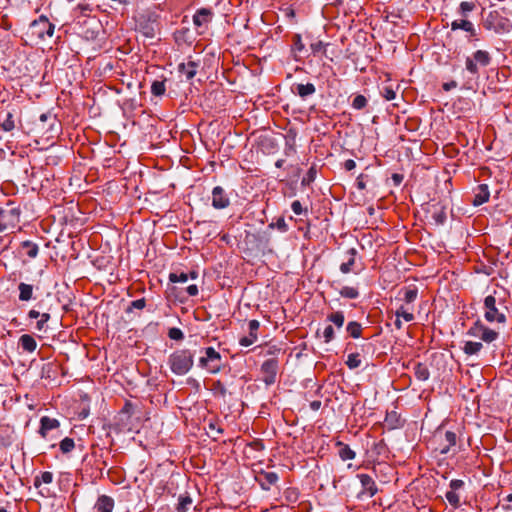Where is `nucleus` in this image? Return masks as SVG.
Wrapping results in <instances>:
<instances>
[{
    "instance_id": "c85d7f7f",
    "label": "nucleus",
    "mask_w": 512,
    "mask_h": 512,
    "mask_svg": "<svg viewBox=\"0 0 512 512\" xmlns=\"http://www.w3.org/2000/svg\"><path fill=\"white\" fill-rule=\"evenodd\" d=\"M315 91H316V88H315L314 84H312V83L296 85V93L301 98H306L307 96L314 94Z\"/></svg>"
},
{
    "instance_id": "e433bc0d",
    "label": "nucleus",
    "mask_w": 512,
    "mask_h": 512,
    "mask_svg": "<svg viewBox=\"0 0 512 512\" xmlns=\"http://www.w3.org/2000/svg\"><path fill=\"white\" fill-rule=\"evenodd\" d=\"M339 294L348 299H356L359 296V292L356 288L351 286H344L340 289Z\"/></svg>"
},
{
    "instance_id": "a18cd8bd",
    "label": "nucleus",
    "mask_w": 512,
    "mask_h": 512,
    "mask_svg": "<svg viewBox=\"0 0 512 512\" xmlns=\"http://www.w3.org/2000/svg\"><path fill=\"white\" fill-rule=\"evenodd\" d=\"M189 279V276L188 274L184 273V272H172L169 274V281L172 282V283H177V282H186L187 280Z\"/></svg>"
},
{
    "instance_id": "7ed1b4c3",
    "label": "nucleus",
    "mask_w": 512,
    "mask_h": 512,
    "mask_svg": "<svg viewBox=\"0 0 512 512\" xmlns=\"http://www.w3.org/2000/svg\"><path fill=\"white\" fill-rule=\"evenodd\" d=\"M484 318L487 322L490 323H498L505 324L506 323V315L504 312L500 311L497 307L496 298L492 295H488L484 299Z\"/></svg>"
},
{
    "instance_id": "2eb2a0df",
    "label": "nucleus",
    "mask_w": 512,
    "mask_h": 512,
    "mask_svg": "<svg viewBox=\"0 0 512 512\" xmlns=\"http://www.w3.org/2000/svg\"><path fill=\"white\" fill-rule=\"evenodd\" d=\"M59 426L60 423L57 419L43 416L40 419V428L38 432L42 438H46L50 430L57 429Z\"/></svg>"
},
{
    "instance_id": "39448f33",
    "label": "nucleus",
    "mask_w": 512,
    "mask_h": 512,
    "mask_svg": "<svg viewBox=\"0 0 512 512\" xmlns=\"http://www.w3.org/2000/svg\"><path fill=\"white\" fill-rule=\"evenodd\" d=\"M205 356L199 359L202 368L207 369L210 373L216 374L221 370V355L213 347H207L204 350Z\"/></svg>"
},
{
    "instance_id": "09e8293b",
    "label": "nucleus",
    "mask_w": 512,
    "mask_h": 512,
    "mask_svg": "<svg viewBox=\"0 0 512 512\" xmlns=\"http://www.w3.org/2000/svg\"><path fill=\"white\" fill-rule=\"evenodd\" d=\"M168 336L170 339L176 340V341H180V340L184 339L183 332L181 331V329L176 328V327L169 329Z\"/></svg>"
},
{
    "instance_id": "a211bd4d",
    "label": "nucleus",
    "mask_w": 512,
    "mask_h": 512,
    "mask_svg": "<svg viewBox=\"0 0 512 512\" xmlns=\"http://www.w3.org/2000/svg\"><path fill=\"white\" fill-rule=\"evenodd\" d=\"M356 255H357V251L355 248H351L347 251V261L346 262H343L341 265H340V271L343 273V274H348L350 272H353L354 271V266H355V262H356Z\"/></svg>"
},
{
    "instance_id": "f03ea898",
    "label": "nucleus",
    "mask_w": 512,
    "mask_h": 512,
    "mask_svg": "<svg viewBox=\"0 0 512 512\" xmlns=\"http://www.w3.org/2000/svg\"><path fill=\"white\" fill-rule=\"evenodd\" d=\"M484 27L497 34H504L512 30V22L507 17L501 15L497 10H493L486 16Z\"/></svg>"
},
{
    "instance_id": "f257e3e1",
    "label": "nucleus",
    "mask_w": 512,
    "mask_h": 512,
    "mask_svg": "<svg viewBox=\"0 0 512 512\" xmlns=\"http://www.w3.org/2000/svg\"><path fill=\"white\" fill-rule=\"evenodd\" d=\"M168 364L174 374L185 375L193 367V354L187 349L177 350L169 356Z\"/></svg>"
},
{
    "instance_id": "c756f323",
    "label": "nucleus",
    "mask_w": 512,
    "mask_h": 512,
    "mask_svg": "<svg viewBox=\"0 0 512 512\" xmlns=\"http://www.w3.org/2000/svg\"><path fill=\"white\" fill-rule=\"evenodd\" d=\"M446 445L441 449V454H447L450 449L456 445L457 436L452 431H447L444 435Z\"/></svg>"
},
{
    "instance_id": "774afa93",
    "label": "nucleus",
    "mask_w": 512,
    "mask_h": 512,
    "mask_svg": "<svg viewBox=\"0 0 512 512\" xmlns=\"http://www.w3.org/2000/svg\"><path fill=\"white\" fill-rule=\"evenodd\" d=\"M392 180L396 185H399L403 181V175L394 173L392 175Z\"/></svg>"
},
{
    "instance_id": "5701e85b",
    "label": "nucleus",
    "mask_w": 512,
    "mask_h": 512,
    "mask_svg": "<svg viewBox=\"0 0 512 512\" xmlns=\"http://www.w3.org/2000/svg\"><path fill=\"white\" fill-rule=\"evenodd\" d=\"M336 446L338 447V455L341 460L346 461L355 458L356 453L349 447V445L339 441L336 443Z\"/></svg>"
},
{
    "instance_id": "473e14b6",
    "label": "nucleus",
    "mask_w": 512,
    "mask_h": 512,
    "mask_svg": "<svg viewBox=\"0 0 512 512\" xmlns=\"http://www.w3.org/2000/svg\"><path fill=\"white\" fill-rule=\"evenodd\" d=\"M327 320L338 328H341L345 321L344 313L342 311L333 312L327 316Z\"/></svg>"
},
{
    "instance_id": "603ef678",
    "label": "nucleus",
    "mask_w": 512,
    "mask_h": 512,
    "mask_svg": "<svg viewBox=\"0 0 512 512\" xmlns=\"http://www.w3.org/2000/svg\"><path fill=\"white\" fill-rule=\"evenodd\" d=\"M76 10L80 12V15L83 17H88L92 12L93 8L90 4H78Z\"/></svg>"
},
{
    "instance_id": "0eeeda50",
    "label": "nucleus",
    "mask_w": 512,
    "mask_h": 512,
    "mask_svg": "<svg viewBox=\"0 0 512 512\" xmlns=\"http://www.w3.org/2000/svg\"><path fill=\"white\" fill-rule=\"evenodd\" d=\"M20 220V211L17 208H0V232L14 228Z\"/></svg>"
},
{
    "instance_id": "79ce46f5",
    "label": "nucleus",
    "mask_w": 512,
    "mask_h": 512,
    "mask_svg": "<svg viewBox=\"0 0 512 512\" xmlns=\"http://www.w3.org/2000/svg\"><path fill=\"white\" fill-rule=\"evenodd\" d=\"M445 497L449 504L454 508H458L460 506V497L457 492L449 490L446 492Z\"/></svg>"
},
{
    "instance_id": "864d4df0",
    "label": "nucleus",
    "mask_w": 512,
    "mask_h": 512,
    "mask_svg": "<svg viewBox=\"0 0 512 512\" xmlns=\"http://www.w3.org/2000/svg\"><path fill=\"white\" fill-rule=\"evenodd\" d=\"M146 306V301L144 298L137 299L131 302L130 306L127 308V312H130L132 309H143Z\"/></svg>"
},
{
    "instance_id": "aec40b11",
    "label": "nucleus",
    "mask_w": 512,
    "mask_h": 512,
    "mask_svg": "<svg viewBox=\"0 0 512 512\" xmlns=\"http://www.w3.org/2000/svg\"><path fill=\"white\" fill-rule=\"evenodd\" d=\"M413 372L417 380L426 381L430 377V372L426 364L415 362L413 364Z\"/></svg>"
},
{
    "instance_id": "7c9ffc66",
    "label": "nucleus",
    "mask_w": 512,
    "mask_h": 512,
    "mask_svg": "<svg viewBox=\"0 0 512 512\" xmlns=\"http://www.w3.org/2000/svg\"><path fill=\"white\" fill-rule=\"evenodd\" d=\"M482 348L483 345L481 342L467 341L463 347V351L466 355H475L478 354Z\"/></svg>"
},
{
    "instance_id": "b1692460",
    "label": "nucleus",
    "mask_w": 512,
    "mask_h": 512,
    "mask_svg": "<svg viewBox=\"0 0 512 512\" xmlns=\"http://www.w3.org/2000/svg\"><path fill=\"white\" fill-rule=\"evenodd\" d=\"M18 290L20 301L27 302L33 298V286L31 284L21 282L18 285Z\"/></svg>"
},
{
    "instance_id": "4d7b16f0",
    "label": "nucleus",
    "mask_w": 512,
    "mask_h": 512,
    "mask_svg": "<svg viewBox=\"0 0 512 512\" xmlns=\"http://www.w3.org/2000/svg\"><path fill=\"white\" fill-rule=\"evenodd\" d=\"M291 209L296 215H301L304 211L301 202L298 200L292 202Z\"/></svg>"
},
{
    "instance_id": "13d9d810",
    "label": "nucleus",
    "mask_w": 512,
    "mask_h": 512,
    "mask_svg": "<svg viewBox=\"0 0 512 512\" xmlns=\"http://www.w3.org/2000/svg\"><path fill=\"white\" fill-rule=\"evenodd\" d=\"M432 217L437 224H443L446 219V214L444 213V211L440 210L438 212H434Z\"/></svg>"
},
{
    "instance_id": "a878e982",
    "label": "nucleus",
    "mask_w": 512,
    "mask_h": 512,
    "mask_svg": "<svg viewBox=\"0 0 512 512\" xmlns=\"http://www.w3.org/2000/svg\"><path fill=\"white\" fill-rule=\"evenodd\" d=\"M472 58L474 61L482 67H486L491 62L490 54L485 50H477L473 53Z\"/></svg>"
},
{
    "instance_id": "6e6d98bb",
    "label": "nucleus",
    "mask_w": 512,
    "mask_h": 512,
    "mask_svg": "<svg viewBox=\"0 0 512 512\" xmlns=\"http://www.w3.org/2000/svg\"><path fill=\"white\" fill-rule=\"evenodd\" d=\"M450 490L457 492L464 486V482L460 479H453L450 481Z\"/></svg>"
},
{
    "instance_id": "9d476101",
    "label": "nucleus",
    "mask_w": 512,
    "mask_h": 512,
    "mask_svg": "<svg viewBox=\"0 0 512 512\" xmlns=\"http://www.w3.org/2000/svg\"><path fill=\"white\" fill-rule=\"evenodd\" d=\"M357 478L361 483L362 490L359 496H366L368 498H372L378 492V487L374 481V479L368 474H357Z\"/></svg>"
},
{
    "instance_id": "2f4dec72",
    "label": "nucleus",
    "mask_w": 512,
    "mask_h": 512,
    "mask_svg": "<svg viewBox=\"0 0 512 512\" xmlns=\"http://www.w3.org/2000/svg\"><path fill=\"white\" fill-rule=\"evenodd\" d=\"M346 330L352 338H359L362 334V326L359 322L351 321L347 324Z\"/></svg>"
},
{
    "instance_id": "c03bdc74",
    "label": "nucleus",
    "mask_w": 512,
    "mask_h": 512,
    "mask_svg": "<svg viewBox=\"0 0 512 512\" xmlns=\"http://www.w3.org/2000/svg\"><path fill=\"white\" fill-rule=\"evenodd\" d=\"M396 317L403 318L406 322H411L414 320V315L412 312H409L404 306H401L395 313Z\"/></svg>"
},
{
    "instance_id": "49530a36",
    "label": "nucleus",
    "mask_w": 512,
    "mask_h": 512,
    "mask_svg": "<svg viewBox=\"0 0 512 512\" xmlns=\"http://www.w3.org/2000/svg\"><path fill=\"white\" fill-rule=\"evenodd\" d=\"M465 66L468 72H470L473 75H478L479 68L478 64L474 61L472 57H467L465 61Z\"/></svg>"
},
{
    "instance_id": "338daca9",
    "label": "nucleus",
    "mask_w": 512,
    "mask_h": 512,
    "mask_svg": "<svg viewBox=\"0 0 512 512\" xmlns=\"http://www.w3.org/2000/svg\"><path fill=\"white\" fill-rule=\"evenodd\" d=\"M41 314L42 313H40L39 311L32 309L28 312V318L37 319L40 317Z\"/></svg>"
},
{
    "instance_id": "f3484780",
    "label": "nucleus",
    "mask_w": 512,
    "mask_h": 512,
    "mask_svg": "<svg viewBox=\"0 0 512 512\" xmlns=\"http://www.w3.org/2000/svg\"><path fill=\"white\" fill-rule=\"evenodd\" d=\"M490 192L488 185L486 184H480L478 185L474 198L472 200V204L474 206H480L484 203H486L489 200Z\"/></svg>"
},
{
    "instance_id": "a19ab883",
    "label": "nucleus",
    "mask_w": 512,
    "mask_h": 512,
    "mask_svg": "<svg viewBox=\"0 0 512 512\" xmlns=\"http://www.w3.org/2000/svg\"><path fill=\"white\" fill-rule=\"evenodd\" d=\"M346 365L350 369L358 368L361 365L360 355L358 353H351L348 355Z\"/></svg>"
},
{
    "instance_id": "37998d69",
    "label": "nucleus",
    "mask_w": 512,
    "mask_h": 512,
    "mask_svg": "<svg viewBox=\"0 0 512 512\" xmlns=\"http://www.w3.org/2000/svg\"><path fill=\"white\" fill-rule=\"evenodd\" d=\"M476 5L474 2L463 1L459 5V14L463 17H467L469 12H472L475 9Z\"/></svg>"
},
{
    "instance_id": "423d86ee",
    "label": "nucleus",
    "mask_w": 512,
    "mask_h": 512,
    "mask_svg": "<svg viewBox=\"0 0 512 512\" xmlns=\"http://www.w3.org/2000/svg\"><path fill=\"white\" fill-rule=\"evenodd\" d=\"M467 334L471 337L479 338L486 343H491L499 337V333L497 331L485 326L480 320H477L469 328Z\"/></svg>"
},
{
    "instance_id": "de8ad7c7",
    "label": "nucleus",
    "mask_w": 512,
    "mask_h": 512,
    "mask_svg": "<svg viewBox=\"0 0 512 512\" xmlns=\"http://www.w3.org/2000/svg\"><path fill=\"white\" fill-rule=\"evenodd\" d=\"M381 95L387 101H391L396 98V91L393 89L392 86H385L381 90Z\"/></svg>"
},
{
    "instance_id": "cd10ccee",
    "label": "nucleus",
    "mask_w": 512,
    "mask_h": 512,
    "mask_svg": "<svg viewBox=\"0 0 512 512\" xmlns=\"http://www.w3.org/2000/svg\"><path fill=\"white\" fill-rule=\"evenodd\" d=\"M278 481V475L275 472H264L261 474V486L264 489H269L270 486L276 484Z\"/></svg>"
},
{
    "instance_id": "ea45409f",
    "label": "nucleus",
    "mask_w": 512,
    "mask_h": 512,
    "mask_svg": "<svg viewBox=\"0 0 512 512\" xmlns=\"http://www.w3.org/2000/svg\"><path fill=\"white\" fill-rule=\"evenodd\" d=\"M166 91L165 83L164 81H154L151 85V93L154 96H162L164 95Z\"/></svg>"
},
{
    "instance_id": "c9c22d12",
    "label": "nucleus",
    "mask_w": 512,
    "mask_h": 512,
    "mask_svg": "<svg viewBox=\"0 0 512 512\" xmlns=\"http://www.w3.org/2000/svg\"><path fill=\"white\" fill-rule=\"evenodd\" d=\"M368 104V100L364 95H356L351 103V107L355 110H362L364 109Z\"/></svg>"
},
{
    "instance_id": "ddd939ff",
    "label": "nucleus",
    "mask_w": 512,
    "mask_h": 512,
    "mask_svg": "<svg viewBox=\"0 0 512 512\" xmlns=\"http://www.w3.org/2000/svg\"><path fill=\"white\" fill-rule=\"evenodd\" d=\"M259 327H260V323L258 320H255V319L250 320L248 323L249 335L242 337L239 340V344L241 346H245V347H248V346L254 344L258 339L257 332H258Z\"/></svg>"
},
{
    "instance_id": "393cba45",
    "label": "nucleus",
    "mask_w": 512,
    "mask_h": 512,
    "mask_svg": "<svg viewBox=\"0 0 512 512\" xmlns=\"http://www.w3.org/2000/svg\"><path fill=\"white\" fill-rule=\"evenodd\" d=\"M21 250L29 257L36 258L39 253V247L36 243L26 240L21 243Z\"/></svg>"
},
{
    "instance_id": "58836bf2",
    "label": "nucleus",
    "mask_w": 512,
    "mask_h": 512,
    "mask_svg": "<svg viewBox=\"0 0 512 512\" xmlns=\"http://www.w3.org/2000/svg\"><path fill=\"white\" fill-rule=\"evenodd\" d=\"M299 495H300L299 490L294 487L287 488L284 491V497L290 503L297 502L299 499Z\"/></svg>"
},
{
    "instance_id": "20e7f679",
    "label": "nucleus",
    "mask_w": 512,
    "mask_h": 512,
    "mask_svg": "<svg viewBox=\"0 0 512 512\" xmlns=\"http://www.w3.org/2000/svg\"><path fill=\"white\" fill-rule=\"evenodd\" d=\"M29 29L32 36H35L40 40H44L46 37L53 36L55 26L46 16L41 15L30 24Z\"/></svg>"
},
{
    "instance_id": "dca6fc26",
    "label": "nucleus",
    "mask_w": 512,
    "mask_h": 512,
    "mask_svg": "<svg viewBox=\"0 0 512 512\" xmlns=\"http://www.w3.org/2000/svg\"><path fill=\"white\" fill-rule=\"evenodd\" d=\"M16 127L14 110H8L0 113V128L5 132H10Z\"/></svg>"
},
{
    "instance_id": "052dcab7",
    "label": "nucleus",
    "mask_w": 512,
    "mask_h": 512,
    "mask_svg": "<svg viewBox=\"0 0 512 512\" xmlns=\"http://www.w3.org/2000/svg\"><path fill=\"white\" fill-rule=\"evenodd\" d=\"M502 501L504 509L512 510V494L505 496Z\"/></svg>"
},
{
    "instance_id": "69168bd1",
    "label": "nucleus",
    "mask_w": 512,
    "mask_h": 512,
    "mask_svg": "<svg viewBox=\"0 0 512 512\" xmlns=\"http://www.w3.org/2000/svg\"><path fill=\"white\" fill-rule=\"evenodd\" d=\"M456 87H457L456 81H451V82L443 84V89L445 91H450L451 89L456 88Z\"/></svg>"
},
{
    "instance_id": "1a4fd4ad",
    "label": "nucleus",
    "mask_w": 512,
    "mask_h": 512,
    "mask_svg": "<svg viewBox=\"0 0 512 512\" xmlns=\"http://www.w3.org/2000/svg\"><path fill=\"white\" fill-rule=\"evenodd\" d=\"M278 366L279 364L276 358L267 359L261 365V373L263 374L262 380L266 385L269 386L275 383Z\"/></svg>"
},
{
    "instance_id": "4468645a",
    "label": "nucleus",
    "mask_w": 512,
    "mask_h": 512,
    "mask_svg": "<svg viewBox=\"0 0 512 512\" xmlns=\"http://www.w3.org/2000/svg\"><path fill=\"white\" fill-rule=\"evenodd\" d=\"M114 499L107 495H101L97 498L93 512H112L114 509Z\"/></svg>"
},
{
    "instance_id": "680f3d73",
    "label": "nucleus",
    "mask_w": 512,
    "mask_h": 512,
    "mask_svg": "<svg viewBox=\"0 0 512 512\" xmlns=\"http://www.w3.org/2000/svg\"><path fill=\"white\" fill-rule=\"evenodd\" d=\"M311 49L314 53L320 52L325 49V44L322 41L311 44Z\"/></svg>"
},
{
    "instance_id": "8fccbe9b",
    "label": "nucleus",
    "mask_w": 512,
    "mask_h": 512,
    "mask_svg": "<svg viewBox=\"0 0 512 512\" xmlns=\"http://www.w3.org/2000/svg\"><path fill=\"white\" fill-rule=\"evenodd\" d=\"M39 318L40 319L36 323V329L42 331L46 323L50 320L51 316L49 313H42Z\"/></svg>"
},
{
    "instance_id": "4be33fe9",
    "label": "nucleus",
    "mask_w": 512,
    "mask_h": 512,
    "mask_svg": "<svg viewBox=\"0 0 512 512\" xmlns=\"http://www.w3.org/2000/svg\"><path fill=\"white\" fill-rule=\"evenodd\" d=\"M451 29L453 31L462 29L468 33H470L472 36L476 34V30L474 28V25L472 22L462 19V20H455L451 23Z\"/></svg>"
},
{
    "instance_id": "f704fd0d",
    "label": "nucleus",
    "mask_w": 512,
    "mask_h": 512,
    "mask_svg": "<svg viewBox=\"0 0 512 512\" xmlns=\"http://www.w3.org/2000/svg\"><path fill=\"white\" fill-rule=\"evenodd\" d=\"M53 481V473L49 471L42 472L40 476L35 477L34 486L36 488L40 487L42 483L50 484Z\"/></svg>"
},
{
    "instance_id": "5fc2aeb1",
    "label": "nucleus",
    "mask_w": 512,
    "mask_h": 512,
    "mask_svg": "<svg viewBox=\"0 0 512 512\" xmlns=\"http://www.w3.org/2000/svg\"><path fill=\"white\" fill-rule=\"evenodd\" d=\"M269 226L276 227L278 230H280L282 232H286L288 230V226H287L284 218H279L275 224L272 223Z\"/></svg>"
},
{
    "instance_id": "0e129e2a",
    "label": "nucleus",
    "mask_w": 512,
    "mask_h": 512,
    "mask_svg": "<svg viewBox=\"0 0 512 512\" xmlns=\"http://www.w3.org/2000/svg\"><path fill=\"white\" fill-rule=\"evenodd\" d=\"M186 291L187 293L190 295V296H196L198 294V287L197 285L195 284H192V285H189L187 288H186Z\"/></svg>"
},
{
    "instance_id": "4c0bfd02",
    "label": "nucleus",
    "mask_w": 512,
    "mask_h": 512,
    "mask_svg": "<svg viewBox=\"0 0 512 512\" xmlns=\"http://www.w3.org/2000/svg\"><path fill=\"white\" fill-rule=\"evenodd\" d=\"M59 448L62 453L67 454L75 448V442L72 438L66 437L61 440Z\"/></svg>"
},
{
    "instance_id": "f8f14e48",
    "label": "nucleus",
    "mask_w": 512,
    "mask_h": 512,
    "mask_svg": "<svg viewBox=\"0 0 512 512\" xmlns=\"http://www.w3.org/2000/svg\"><path fill=\"white\" fill-rule=\"evenodd\" d=\"M59 126V123L56 119V116L52 113H43L39 117V123L37 124V127L40 132L47 133L50 131H54L55 127Z\"/></svg>"
},
{
    "instance_id": "6e6552de",
    "label": "nucleus",
    "mask_w": 512,
    "mask_h": 512,
    "mask_svg": "<svg viewBox=\"0 0 512 512\" xmlns=\"http://www.w3.org/2000/svg\"><path fill=\"white\" fill-rule=\"evenodd\" d=\"M213 12L209 8H200L193 16V24L199 34H204L212 21Z\"/></svg>"
},
{
    "instance_id": "3c124183",
    "label": "nucleus",
    "mask_w": 512,
    "mask_h": 512,
    "mask_svg": "<svg viewBox=\"0 0 512 512\" xmlns=\"http://www.w3.org/2000/svg\"><path fill=\"white\" fill-rule=\"evenodd\" d=\"M335 337L334 329L331 325H328L323 330V338L325 343L331 342Z\"/></svg>"
},
{
    "instance_id": "6ab92c4d",
    "label": "nucleus",
    "mask_w": 512,
    "mask_h": 512,
    "mask_svg": "<svg viewBox=\"0 0 512 512\" xmlns=\"http://www.w3.org/2000/svg\"><path fill=\"white\" fill-rule=\"evenodd\" d=\"M198 63L189 60L186 63H181L178 66L180 73L184 74L187 80H191L197 73Z\"/></svg>"
},
{
    "instance_id": "72a5a7b5",
    "label": "nucleus",
    "mask_w": 512,
    "mask_h": 512,
    "mask_svg": "<svg viewBox=\"0 0 512 512\" xmlns=\"http://www.w3.org/2000/svg\"><path fill=\"white\" fill-rule=\"evenodd\" d=\"M192 503L193 502L190 496H180L179 502L176 507L177 512H188V510L192 506Z\"/></svg>"
},
{
    "instance_id": "bb28decb",
    "label": "nucleus",
    "mask_w": 512,
    "mask_h": 512,
    "mask_svg": "<svg viewBox=\"0 0 512 512\" xmlns=\"http://www.w3.org/2000/svg\"><path fill=\"white\" fill-rule=\"evenodd\" d=\"M401 293L403 294V300L405 303L410 304L413 303L418 296V289L416 286H408L401 289Z\"/></svg>"
},
{
    "instance_id": "9b49d317",
    "label": "nucleus",
    "mask_w": 512,
    "mask_h": 512,
    "mask_svg": "<svg viewBox=\"0 0 512 512\" xmlns=\"http://www.w3.org/2000/svg\"><path fill=\"white\" fill-rule=\"evenodd\" d=\"M230 205V199L221 186H216L212 190V206L217 210L225 209Z\"/></svg>"
},
{
    "instance_id": "bf43d9fd",
    "label": "nucleus",
    "mask_w": 512,
    "mask_h": 512,
    "mask_svg": "<svg viewBox=\"0 0 512 512\" xmlns=\"http://www.w3.org/2000/svg\"><path fill=\"white\" fill-rule=\"evenodd\" d=\"M367 176L364 175V174H360L357 179H356V186L359 190H365L366 189V183L364 181V179L366 178Z\"/></svg>"
},
{
    "instance_id": "e2e57ef3",
    "label": "nucleus",
    "mask_w": 512,
    "mask_h": 512,
    "mask_svg": "<svg viewBox=\"0 0 512 512\" xmlns=\"http://www.w3.org/2000/svg\"><path fill=\"white\" fill-rule=\"evenodd\" d=\"M346 171H351L356 167V162L353 159H348L343 164Z\"/></svg>"
},
{
    "instance_id": "412c9836",
    "label": "nucleus",
    "mask_w": 512,
    "mask_h": 512,
    "mask_svg": "<svg viewBox=\"0 0 512 512\" xmlns=\"http://www.w3.org/2000/svg\"><path fill=\"white\" fill-rule=\"evenodd\" d=\"M19 345L26 352L32 353L37 348L36 340L29 334H23L19 338Z\"/></svg>"
}]
</instances>
